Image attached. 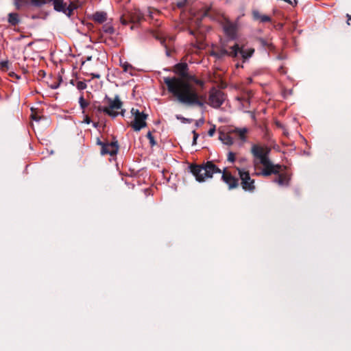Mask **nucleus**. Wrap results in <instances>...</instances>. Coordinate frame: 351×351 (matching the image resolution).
I'll return each instance as SVG.
<instances>
[{
    "label": "nucleus",
    "instance_id": "nucleus-1",
    "mask_svg": "<svg viewBox=\"0 0 351 351\" xmlns=\"http://www.w3.org/2000/svg\"><path fill=\"white\" fill-rule=\"evenodd\" d=\"M163 80L167 90L178 102L186 106L196 105L201 108L204 107V104L199 99L198 93L193 86L195 84L203 87L204 85L203 81L189 73L183 78L166 77Z\"/></svg>",
    "mask_w": 351,
    "mask_h": 351
},
{
    "label": "nucleus",
    "instance_id": "nucleus-2",
    "mask_svg": "<svg viewBox=\"0 0 351 351\" xmlns=\"http://www.w3.org/2000/svg\"><path fill=\"white\" fill-rule=\"evenodd\" d=\"M191 172L195 177L197 182H204L211 178L215 173H221V171L213 162L208 161L202 165H191Z\"/></svg>",
    "mask_w": 351,
    "mask_h": 351
},
{
    "label": "nucleus",
    "instance_id": "nucleus-3",
    "mask_svg": "<svg viewBox=\"0 0 351 351\" xmlns=\"http://www.w3.org/2000/svg\"><path fill=\"white\" fill-rule=\"evenodd\" d=\"M51 3L53 10L58 12H62L70 17L75 9L72 3L67 5L64 0H30V4L34 7L40 8L46 4Z\"/></svg>",
    "mask_w": 351,
    "mask_h": 351
},
{
    "label": "nucleus",
    "instance_id": "nucleus-4",
    "mask_svg": "<svg viewBox=\"0 0 351 351\" xmlns=\"http://www.w3.org/2000/svg\"><path fill=\"white\" fill-rule=\"evenodd\" d=\"M271 149L267 145H261L258 144L252 145L251 153L253 155V165L255 169L259 165H268L271 162L269 158Z\"/></svg>",
    "mask_w": 351,
    "mask_h": 351
},
{
    "label": "nucleus",
    "instance_id": "nucleus-5",
    "mask_svg": "<svg viewBox=\"0 0 351 351\" xmlns=\"http://www.w3.org/2000/svg\"><path fill=\"white\" fill-rule=\"evenodd\" d=\"M109 106L108 107H101L99 106L98 108V111L103 112L109 116L112 117V118H115L119 115V112H116V110L121 109L122 107V102L121 101L119 95H116L114 98V99L106 97Z\"/></svg>",
    "mask_w": 351,
    "mask_h": 351
},
{
    "label": "nucleus",
    "instance_id": "nucleus-6",
    "mask_svg": "<svg viewBox=\"0 0 351 351\" xmlns=\"http://www.w3.org/2000/svg\"><path fill=\"white\" fill-rule=\"evenodd\" d=\"M243 189L248 192H254L255 190L254 180L252 179L247 171L237 168Z\"/></svg>",
    "mask_w": 351,
    "mask_h": 351
},
{
    "label": "nucleus",
    "instance_id": "nucleus-7",
    "mask_svg": "<svg viewBox=\"0 0 351 351\" xmlns=\"http://www.w3.org/2000/svg\"><path fill=\"white\" fill-rule=\"evenodd\" d=\"M131 114L134 117V122L132 124V127L134 131H140L147 125L145 121L147 118V114L143 112H140L139 110L134 108H132Z\"/></svg>",
    "mask_w": 351,
    "mask_h": 351
},
{
    "label": "nucleus",
    "instance_id": "nucleus-8",
    "mask_svg": "<svg viewBox=\"0 0 351 351\" xmlns=\"http://www.w3.org/2000/svg\"><path fill=\"white\" fill-rule=\"evenodd\" d=\"M226 99L225 94L220 90L213 88L209 93L208 104L214 108H219Z\"/></svg>",
    "mask_w": 351,
    "mask_h": 351
},
{
    "label": "nucleus",
    "instance_id": "nucleus-9",
    "mask_svg": "<svg viewBox=\"0 0 351 351\" xmlns=\"http://www.w3.org/2000/svg\"><path fill=\"white\" fill-rule=\"evenodd\" d=\"M239 44L235 43L233 46L230 47V51L226 49H221L217 52L213 53L212 55L217 58H222L225 56H228L232 58H237L238 56Z\"/></svg>",
    "mask_w": 351,
    "mask_h": 351
},
{
    "label": "nucleus",
    "instance_id": "nucleus-10",
    "mask_svg": "<svg viewBox=\"0 0 351 351\" xmlns=\"http://www.w3.org/2000/svg\"><path fill=\"white\" fill-rule=\"evenodd\" d=\"M264 169L258 172H255L254 174L257 176H269L271 174H277L279 173L280 166L278 165H274L272 162H269V165H263Z\"/></svg>",
    "mask_w": 351,
    "mask_h": 351
},
{
    "label": "nucleus",
    "instance_id": "nucleus-11",
    "mask_svg": "<svg viewBox=\"0 0 351 351\" xmlns=\"http://www.w3.org/2000/svg\"><path fill=\"white\" fill-rule=\"evenodd\" d=\"M119 150V145L117 141L111 143H106L101 149V154L106 155L109 154L110 156L116 155Z\"/></svg>",
    "mask_w": 351,
    "mask_h": 351
},
{
    "label": "nucleus",
    "instance_id": "nucleus-12",
    "mask_svg": "<svg viewBox=\"0 0 351 351\" xmlns=\"http://www.w3.org/2000/svg\"><path fill=\"white\" fill-rule=\"evenodd\" d=\"M221 178L228 185L229 189H234L238 186V180L228 172H223Z\"/></svg>",
    "mask_w": 351,
    "mask_h": 351
},
{
    "label": "nucleus",
    "instance_id": "nucleus-13",
    "mask_svg": "<svg viewBox=\"0 0 351 351\" xmlns=\"http://www.w3.org/2000/svg\"><path fill=\"white\" fill-rule=\"evenodd\" d=\"M254 53V49L252 47L243 45L240 47L239 45L238 55L240 54L243 61L250 59Z\"/></svg>",
    "mask_w": 351,
    "mask_h": 351
},
{
    "label": "nucleus",
    "instance_id": "nucleus-14",
    "mask_svg": "<svg viewBox=\"0 0 351 351\" xmlns=\"http://www.w3.org/2000/svg\"><path fill=\"white\" fill-rule=\"evenodd\" d=\"M189 71V66L186 63H178L175 65L173 71L176 74L180 76L179 78H183L184 76L187 75V73Z\"/></svg>",
    "mask_w": 351,
    "mask_h": 351
},
{
    "label": "nucleus",
    "instance_id": "nucleus-15",
    "mask_svg": "<svg viewBox=\"0 0 351 351\" xmlns=\"http://www.w3.org/2000/svg\"><path fill=\"white\" fill-rule=\"evenodd\" d=\"M252 14L254 19L259 20L262 23L269 22L271 21V18L269 16L261 14L258 10H254Z\"/></svg>",
    "mask_w": 351,
    "mask_h": 351
},
{
    "label": "nucleus",
    "instance_id": "nucleus-16",
    "mask_svg": "<svg viewBox=\"0 0 351 351\" xmlns=\"http://www.w3.org/2000/svg\"><path fill=\"white\" fill-rule=\"evenodd\" d=\"M224 32L231 39L236 38V27L233 25H228L224 27Z\"/></svg>",
    "mask_w": 351,
    "mask_h": 351
},
{
    "label": "nucleus",
    "instance_id": "nucleus-17",
    "mask_svg": "<svg viewBox=\"0 0 351 351\" xmlns=\"http://www.w3.org/2000/svg\"><path fill=\"white\" fill-rule=\"evenodd\" d=\"M8 21L11 25L15 26L20 22L19 14L14 12L10 13L8 16Z\"/></svg>",
    "mask_w": 351,
    "mask_h": 351
},
{
    "label": "nucleus",
    "instance_id": "nucleus-18",
    "mask_svg": "<svg viewBox=\"0 0 351 351\" xmlns=\"http://www.w3.org/2000/svg\"><path fill=\"white\" fill-rule=\"evenodd\" d=\"M93 19L98 23H104L107 19V14L104 12H97L93 15Z\"/></svg>",
    "mask_w": 351,
    "mask_h": 351
},
{
    "label": "nucleus",
    "instance_id": "nucleus-19",
    "mask_svg": "<svg viewBox=\"0 0 351 351\" xmlns=\"http://www.w3.org/2000/svg\"><path fill=\"white\" fill-rule=\"evenodd\" d=\"M220 141L226 145H232L234 143V140L232 136L226 134H222L219 136Z\"/></svg>",
    "mask_w": 351,
    "mask_h": 351
},
{
    "label": "nucleus",
    "instance_id": "nucleus-20",
    "mask_svg": "<svg viewBox=\"0 0 351 351\" xmlns=\"http://www.w3.org/2000/svg\"><path fill=\"white\" fill-rule=\"evenodd\" d=\"M274 182L277 183L280 186H287L289 183V179L283 175H280L278 178L274 180Z\"/></svg>",
    "mask_w": 351,
    "mask_h": 351
},
{
    "label": "nucleus",
    "instance_id": "nucleus-21",
    "mask_svg": "<svg viewBox=\"0 0 351 351\" xmlns=\"http://www.w3.org/2000/svg\"><path fill=\"white\" fill-rule=\"evenodd\" d=\"M234 132L239 134V138L241 141H245V133L247 132V129L246 128H236L234 130Z\"/></svg>",
    "mask_w": 351,
    "mask_h": 351
},
{
    "label": "nucleus",
    "instance_id": "nucleus-22",
    "mask_svg": "<svg viewBox=\"0 0 351 351\" xmlns=\"http://www.w3.org/2000/svg\"><path fill=\"white\" fill-rule=\"evenodd\" d=\"M79 104L80 108L82 110V113L84 114L85 108L88 106L89 104L84 99L83 95H81L79 98Z\"/></svg>",
    "mask_w": 351,
    "mask_h": 351
},
{
    "label": "nucleus",
    "instance_id": "nucleus-23",
    "mask_svg": "<svg viewBox=\"0 0 351 351\" xmlns=\"http://www.w3.org/2000/svg\"><path fill=\"white\" fill-rule=\"evenodd\" d=\"M103 29H104V32L108 33L109 34H112L114 32V27L112 25H108V24L105 25L103 27Z\"/></svg>",
    "mask_w": 351,
    "mask_h": 351
},
{
    "label": "nucleus",
    "instance_id": "nucleus-24",
    "mask_svg": "<svg viewBox=\"0 0 351 351\" xmlns=\"http://www.w3.org/2000/svg\"><path fill=\"white\" fill-rule=\"evenodd\" d=\"M76 87L80 90H83L86 88L87 85L83 81H78L76 84Z\"/></svg>",
    "mask_w": 351,
    "mask_h": 351
},
{
    "label": "nucleus",
    "instance_id": "nucleus-25",
    "mask_svg": "<svg viewBox=\"0 0 351 351\" xmlns=\"http://www.w3.org/2000/svg\"><path fill=\"white\" fill-rule=\"evenodd\" d=\"M147 138L149 140V143L151 145V146H154L156 145V141L154 140V136H152V132H148L147 134Z\"/></svg>",
    "mask_w": 351,
    "mask_h": 351
},
{
    "label": "nucleus",
    "instance_id": "nucleus-26",
    "mask_svg": "<svg viewBox=\"0 0 351 351\" xmlns=\"http://www.w3.org/2000/svg\"><path fill=\"white\" fill-rule=\"evenodd\" d=\"M0 66L2 70L8 69L9 68V62L8 60L1 61L0 62Z\"/></svg>",
    "mask_w": 351,
    "mask_h": 351
},
{
    "label": "nucleus",
    "instance_id": "nucleus-27",
    "mask_svg": "<svg viewBox=\"0 0 351 351\" xmlns=\"http://www.w3.org/2000/svg\"><path fill=\"white\" fill-rule=\"evenodd\" d=\"M121 66H122V68L123 69V71H124L125 72H128V71H129V70H130V69H132V67L131 64H130L129 63H128V62H124V63H123V64H121Z\"/></svg>",
    "mask_w": 351,
    "mask_h": 351
},
{
    "label": "nucleus",
    "instance_id": "nucleus-28",
    "mask_svg": "<svg viewBox=\"0 0 351 351\" xmlns=\"http://www.w3.org/2000/svg\"><path fill=\"white\" fill-rule=\"evenodd\" d=\"M228 160L233 162L235 160V154L232 152H229L228 154Z\"/></svg>",
    "mask_w": 351,
    "mask_h": 351
},
{
    "label": "nucleus",
    "instance_id": "nucleus-29",
    "mask_svg": "<svg viewBox=\"0 0 351 351\" xmlns=\"http://www.w3.org/2000/svg\"><path fill=\"white\" fill-rule=\"evenodd\" d=\"M193 138L192 144H193V145H196V141L199 137V134L197 133H196V132L195 130L193 131Z\"/></svg>",
    "mask_w": 351,
    "mask_h": 351
},
{
    "label": "nucleus",
    "instance_id": "nucleus-30",
    "mask_svg": "<svg viewBox=\"0 0 351 351\" xmlns=\"http://www.w3.org/2000/svg\"><path fill=\"white\" fill-rule=\"evenodd\" d=\"M14 5L17 10H20L22 6V3L20 0H14Z\"/></svg>",
    "mask_w": 351,
    "mask_h": 351
},
{
    "label": "nucleus",
    "instance_id": "nucleus-31",
    "mask_svg": "<svg viewBox=\"0 0 351 351\" xmlns=\"http://www.w3.org/2000/svg\"><path fill=\"white\" fill-rule=\"evenodd\" d=\"M215 126L214 125L213 128L209 129V130L208 132V136H213L215 134Z\"/></svg>",
    "mask_w": 351,
    "mask_h": 351
},
{
    "label": "nucleus",
    "instance_id": "nucleus-32",
    "mask_svg": "<svg viewBox=\"0 0 351 351\" xmlns=\"http://www.w3.org/2000/svg\"><path fill=\"white\" fill-rule=\"evenodd\" d=\"M284 1L292 5H296L298 3L297 0H283Z\"/></svg>",
    "mask_w": 351,
    "mask_h": 351
},
{
    "label": "nucleus",
    "instance_id": "nucleus-33",
    "mask_svg": "<svg viewBox=\"0 0 351 351\" xmlns=\"http://www.w3.org/2000/svg\"><path fill=\"white\" fill-rule=\"evenodd\" d=\"M83 122L86 123V124H90L91 123V120H90V117L86 115L84 117Z\"/></svg>",
    "mask_w": 351,
    "mask_h": 351
},
{
    "label": "nucleus",
    "instance_id": "nucleus-34",
    "mask_svg": "<svg viewBox=\"0 0 351 351\" xmlns=\"http://www.w3.org/2000/svg\"><path fill=\"white\" fill-rule=\"evenodd\" d=\"M204 122V119L202 118V119H199L197 122H196V126L197 127H199L200 125L203 124Z\"/></svg>",
    "mask_w": 351,
    "mask_h": 351
},
{
    "label": "nucleus",
    "instance_id": "nucleus-35",
    "mask_svg": "<svg viewBox=\"0 0 351 351\" xmlns=\"http://www.w3.org/2000/svg\"><path fill=\"white\" fill-rule=\"evenodd\" d=\"M106 143L101 142L99 138H97V144L101 146V148L102 149L103 146L105 145Z\"/></svg>",
    "mask_w": 351,
    "mask_h": 351
},
{
    "label": "nucleus",
    "instance_id": "nucleus-36",
    "mask_svg": "<svg viewBox=\"0 0 351 351\" xmlns=\"http://www.w3.org/2000/svg\"><path fill=\"white\" fill-rule=\"evenodd\" d=\"M91 75L93 76V78H97V79L100 78V75L98 73H92Z\"/></svg>",
    "mask_w": 351,
    "mask_h": 351
},
{
    "label": "nucleus",
    "instance_id": "nucleus-37",
    "mask_svg": "<svg viewBox=\"0 0 351 351\" xmlns=\"http://www.w3.org/2000/svg\"><path fill=\"white\" fill-rule=\"evenodd\" d=\"M259 40L263 46L266 45V41L264 39L261 38Z\"/></svg>",
    "mask_w": 351,
    "mask_h": 351
},
{
    "label": "nucleus",
    "instance_id": "nucleus-38",
    "mask_svg": "<svg viewBox=\"0 0 351 351\" xmlns=\"http://www.w3.org/2000/svg\"><path fill=\"white\" fill-rule=\"evenodd\" d=\"M347 17H348L347 23H348V25H350V21H351V16L349 15V14H347Z\"/></svg>",
    "mask_w": 351,
    "mask_h": 351
},
{
    "label": "nucleus",
    "instance_id": "nucleus-39",
    "mask_svg": "<svg viewBox=\"0 0 351 351\" xmlns=\"http://www.w3.org/2000/svg\"><path fill=\"white\" fill-rule=\"evenodd\" d=\"M182 120L184 122H185V121L190 122L189 119H186V118H184V117H182Z\"/></svg>",
    "mask_w": 351,
    "mask_h": 351
},
{
    "label": "nucleus",
    "instance_id": "nucleus-40",
    "mask_svg": "<svg viewBox=\"0 0 351 351\" xmlns=\"http://www.w3.org/2000/svg\"><path fill=\"white\" fill-rule=\"evenodd\" d=\"M124 113H125V110H121V116H124Z\"/></svg>",
    "mask_w": 351,
    "mask_h": 351
},
{
    "label": "nucleus",
    "instance_id": "nucleus-41",
    "mask_svg": "<svg viewBox=\"0 0 351 351\" xmlns=\"http://www.w3.org/2000/svg\"><path fill=\"white\" fill-rule=\"evenodd\" d=\"M93 125L94 128H97V125H98V123H93Z\"/></svg>",
    "mask_w": 351,
    "mask_h": 351
},
{
    "label": "nucleus",
    "instance_id": "nucleus-42",
    "mask_svg": "<svg viewBox=\"0 0 351 351\" xmlns=\"http://www.w3.org/2000/svg\"><path fill=\"white\" fill-rule=\"evenodd\" d=\"M32 119L34 120H35L36 121H38V119H37V118L35 116H34V115L32 116Z\"/></svg>",
    "mask_w": 351,
    "mask_h": 351
},
{
    "label": "nucleus",
    "instance_id": "nucleus-43",
    "mask_svg": "<svg viewBox=\"0 0 351 351\" xmlns=\"http://www.w3.org/2000/svg\"><path fill=\"white\" fill-rule=\"evenodd\" d=\"M276 125L278 126V127H280V128H282V125L279 123H276Z\"/></svg>",
    "mask_w": 351,
    "mask_h": 351
},
{
    "label": "nucleus",
    "instance_id": "nucleus-44",
    "mask_svg": "<svg viewBox=\"0 0 351 351\" xmlns=\"http://www.w3.org/2000/svg\"><path fill=\"white\" fill-rule=\"evenodd\" d=\"M37 17L36 16H32V19H36Z\"/></svg>",
    "mask_w": 351,
    "mask_h": 351
},
{
    "label": "nucleus",
    "instance_id": "nucleus-45",
    "mask_svg": "<svg viewBox=\"0 0 351 351\" xmlns=\"http://www.w3.org/2000/svg\"><path fill=\"white\" fill-rule=\"evenodd\" d=\"M177 119H182V117H179L178 116H177Z\"/></svg>",
    "mask_w": 351,
    "mask_h": 351
}]
</instances>
